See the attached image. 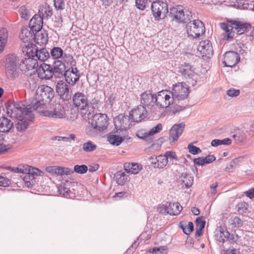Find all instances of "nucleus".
Returning a JSON list of instances; mask_svg holds the SVG:
<instances>
[{
	"mask_svg": "<svg viewBox=\"0 0 254 254\" xmlns=\"http://www.w3.org/2000/svg\"><path fill=\"white\" fill-rule=\"evenodd\" d=\"M25 169L26 172L25 173V174H26V175L24 177V180L26 182H28V181H27V177L29 178V180H32L34 179L35 176H42L43 173L38 169L29 166H26Z\"/></svg>",
	"mask_w": 254,
	"mask_h": 254,
	"instance_id": "nucleus-32",
	"label": "nucleus"
},
{
	"mask_svg": "<svg viewBox=\"0 0 254 254\" xmlns=\"http://www.w3.org/2000/svg\"><path fill=\"white\" fill-rule=\"evenodd\" d=\"M124 167L126 172L130 174H137L142 169V166L137 163H126Z\"/></svg>",
	"mask_w": 254,
	"mask_h": 254,
	"instance_id": "nucleus-31",
	"label": "nucleus"
},
{
	"mask_svg": "<svg viewBox=\"0 0 254 254\" xmlns=\"http://www.w3.org/2000/svg\"><path fill=\"white\" fill-rule=\"evenodd\" d=\"M21 62L15 54H9L6 56L5 61V72L9 78L14 79L18 76Z\"/></svg>",
	"mask_w": 254,
	"mask_h": 254,
	"instance_id": "nucleus-4",
	"label": "nucleus"
},
{
	"mask_svg": "<svg viewBox=\"0 0 254 254\" xmlns=\"http://www.w3.org/2000/svg\"><path fill=\"white\" fill-rule=\"evenodd\" d=\"M147 114L146 109L140 105L130 112L129 116L133 122L139 123L146 118Z\"/></svg>",
	"mask_w": 254,
	"mask_h": 254,
	"instance_id": "nucleus-15",
	"label": "nucleus"
},
{
	"mask_svg": "<svg viewBox=\"0 0 254 254\" xmlns=\"http://www.w3.org/2000/svg\"><path fill=\"white\" fill-rule=\"evenodd\" d=\"M167 250V246L154 247L150 249L146 252V254H161L163 252Z\"/></svg>",
	"mask_w": 254,
	"mask_h": 254,
	"instance_id": "nucleus-49",
	"label": "nucleus"
},
{
	"mask_svg": "<svg viewBox=\"0 0 254 254\" xmlns=\"http://www.w3.org/2000/svg\"><path fill=\"white\" fill-rule=\"evenodd\" d=\"M25 119L21 118L17 119L18 122L16 124L17 131L23 132L27 128L29 124Z\"/></svg>",
	"mask_w": 254,
	"mask_h": 254,
	"instance_id": "nucleus-44",
	"label": "nucleus"
},
{
	"mask_svg": "<svg viewBox=\"0 0 254 254\" xmlns=\"http://www.w3.org/2000/svg\"><path fill=\"white\" fill-rule=\"evenodd\" d=\"M56 90L63 100L68 101L71 99L72 90L67 82L63 80L58 81L56 86Z\"/></svg>",
	"mask_w": 254,
	"mask_h": 254,
	"instance_id": "nucleus-7",
	"label": "nucleus"
},
{
	"mask_svg": "<svg viewBox=\"0 0 254 254\" xmlns=\"http://www.w3.org/2000/svg\"><path fill=\"white\" fill-rule=\"evenodd\" d=\"M164 155L168 161L169 159L170 161H172V164H174L173 160H175L176 162L178 161L176 153L174 151H167L165 152Z\"/></svg>",
	"mask_w": 254,
	"mask_h": 254,
	"instance_id": "nucleus-54",
	"label": "nucleus"
},
{
	"mask_svg": "<svg viewBox=\"0 0 254 254\" xmlns=\"http://www.w3.org/2000/svg\"><path fill=\"white\" fill-rule=\"evenodd\" d=\"M151 10L155 20H159L162 15L163 17L168 11L167 3L162 1H155L151 4Z\"/></svg>",
	"mask_w": 254,
	"mask_h": 254,
	"instance_id": "nucleus-11",
	"label": "nucleus"
},
{
	"mask_svg": "<svg viewBox=\"0 0 254 254\" xmlns=\"http://www.w3.org/2000/svg\"><path fill=\"white\" fill-rule=\"evenodd\" d=\"M25 49H26V54L28 55L29 57H35V51L37 50V48L35 45L33 44H28L27 47H26Z\"/></svg>",
	"mask_w": 254,
	"mask_h": 254,
	"instance_id": "nucleus-53",
	"label": "nucleus"
},
{
	"mask_svg": "<svg viewBox=\"0 0 254 254\" xmlns=\"http://www.w3.org/2000/svg\"><path fill=\"white\" fill-rule=\"evenodd\" d=\"M238 6L239 8L242 9L252 10L253 4L249 3L248 0H241L238 3Z\"/></svg>",
	"mask_w": 254,
	"mask_h": 254,
	"instance_id": "nucleus-50",
	"label": "nucleus"
},
{
	"mask_svg": "<svg viewBox=\"0 0 254 254\" xmlns=\"http://www.w3.org/2000/svg\"><path fill=\"white\" fill-rule=\"evenodd\" d=\"M35 57L40 61L44 62L47 60L50 56L49 52L45 48H42L40 50L35 51Z\"/></svg>",
	"mask_w": 254,
	"mask_h": 254,
	"instance_id": "nucleus-40",
	"label": "nucleus"
},
{
	"mask_svg": "<svg viewBox=\"0 0 254 254\" xmlns=\"http://www.w3.org/2000/svg\"><path fill=\"white\" fill-rule=\"evenodd\" d=\"M155 94L151 90H146L140 95V101L141 106L145 108L151 109L155 105Z\"/></svg>",
	"mask_w": 254,
	"mask_h": 254,
	"instance_id": "nucleus-12",
	"label": "nucleus"
},
{
	"mask_svg": "<svg viewBox=\"0 0 254 254\" xmlns=\"http://www.w3.org/2000/svg\"><path fill=\"white\" fill-rule=\"evenodd\" d=\"M13 127V123L10 119L3 116L0 117V132H8Z\"/></svg>",
	"mask_w": 254,
	"mask_h": 254,
	"instance_id": "nucleus-30",
	"label": "nucleus"
},
{
	"mask_svg": "<svg viewBox=\"0 0 254 254\" xmlns=\"http://www.w3.org/2000/svg\"><path fill=\"white\" fill-rule=\"evenodd\" d=\"M229 235L230 233L225 227L220 226L216 230L215 237L219 242L223 243L227 241Z\"/></svg>",
	"mask_w": 254,
	"mask_h": 254,
	"instance_id": "nucleus-29",
	"label": "nucleus"
},
{
	"mask_svg": "<svg viewBox=\"0 0 254 254\" xmlns=\"http://www.w3.org/2000/svg\"><path fill=\"white\" fill-rule=\"evenodd\" d=\"M170 92L173 100L175 98L178 100H183L188 97L190 90L186 85L179 83L173 85Z\"/></svg>",
	"mask_w": 254,
	"mask_h": 254,
	"instance_id": "nucleus-8",
	"label": "nucleus"
},
{
	"mask_svg": "<svg viewBox=\"0 0 254 254\" xmlns=\"http://www.w3.org/2000/svg\"><path fill=\"white\" fill-rule=\"evenodd\" d=\"M39 12L43 19H48L53 14L52 8L49 4L45 3L40 7Z\"/></svg>",
	"mask_w": 254,
	"mask_h": 254,
	"instance_id": "nucleus-33",
	"label": "nucleus"
},
{
	"mask_svg": "<svg viewBox=\"0 0 254 254\" xmlns=\"http://www.w3.org/2000/svg\"><path fill=\"white\" fill-rule=\"evenodd\" d=\"M6 169L7 170H9L10 171L17 173H21V174H25V173L26 172V170L25 169V168L23 166L22 168L20 167H12L10 166H8L6 167Z\"/></svg>",
	"mask_w": 254,
	"mask_h": 254,
	"instance_id": "nucleus-59",
	"label": "nucleus"
},
{
	"mask_svg": "<svg viewBox=\"0 0 254 254\" xmlns=\"http://www.w3.org/2000/svg\"><path fill=\"white\" fill-rule=\"evenodd\" d=\"M180 227L183 229L184 233L187 235H189L194 229L193 224L191 222H189L185 226L180 223Z\"/></svg>",
	"mask_w": 254,
	"mask_h": 254,
	"instance_id": "nucleus-51",
	"label": "nucleus"
},
{
	"mask_svg": "<svg viewBox=\"0 0 254 254\" xmlns=\"http://www.w3.org/2000/svg\"><path fill=\"white\" fill-rule=\"evenodd\" d=\"M40 113H42L44 116L50 118L63 119L65 117V113L64 107L60 104L55 105V108L53 111L44 110V109H42Z\"/></svg>",
	"mask_w": 254,
	"mask_h": 254,
	"instance_id": "nucleus-16",
	"label": "nucleus"
},
{
	"mask_svg": "<svg viewBox=\"0 0 254 254\" xmlns=\"http://www.w3.org/2000/svg\"><path fill=\"white\" fill-rule=\"evenodd\" d=\"M58 191L60 192L61 194H62L63 196H67L69 195L70 193V190L69 188H66L64 186H60L58 188Z\"/></svg>",
	"mask_w": 254,
	"mask_h": 254,
	"instance_id": "nucleus-58",
	"label": "nucleus"
},
{
	"mask_svg": "<svg viewBox=\"0 0 254 254\" xmlns=\"http://www.w3.org/2000/svg\"><path fill=\"white\" fill-rule=\"evenodd\" d=\"M195 69L193 65L187 63H185L180 67V72L181 75L186 79L191 81L190 83L193 86L196 84V80L194 79V77L195 76Z\"/></svg>",
	"mask_w": 254,
	"mask_h": 254,
	"instance_id": "nucleus-10",
	"label": "nucleus"
},
{
	"mask_svg": "<svg viewBox=\"0 0 254 254\" xmlns=\"http://www.w3.org/2000/svg\"><path fill=\"white\" fill-rule=\"evenodd\" d=\"M233 138L236 143H242L247 139V135L244 131L240 129L235 130V133L233 135Z\"/></svg>",
	"mask_w": 254,
	"mask_h": 254,
	"instance_id": "nucleus-43",
	"label": "nucleus"
},
{
	"mask_svg": "<svg viewBox=\"0 0 254 254\" xmlns=\"http://www.w3.org/2000/svg\"><path fill=\"white\" fill-rule=\"evenodd\" d=\"M188 149L189 151L193 155L198 154L201 152V150L199 147L191 144L188 145Z\"/></svg>",
	"mask_w": 254,
	"mask_h": 254,
	"instance_id": "nucleus-61",
	"label": "nucleus"
},
{
	"mask_svg": "<svg viewBox=\"0 0 254 254\" xmlns=\"http://www.w3.org/2000/svg\"><path fill=\"white\" fill-rule=\"evenodd\" d=\"M63 59L64 62L69 64L71 67H74L76 65V61L73 56L69 54L63 53Z\"/></svg>",
	"mask_w": 254,
	"mask_h": 254,
	"instance_id": "nucleus-48",
	"label": "nucleus"
},
{
	"mask_svg": "<svg viewBox=\"0 0 254 254\" xmlns=\"http://www.w3.org/2000/svg\"><path fill=\"white\" fill-rule=\"evenodd\" d=\"M228 22L231 24V27H232L233 29H235L238 35H241L247 32L248 27L251 26V25L248 23H243L236 20H230L228 21Z\"/></svg>",
	"mask_w": 254,
	"mask_h": 254,
	"instance_id": "nucleus-24",
	"label": "nucleus"
},
{
	"mask_svg": "<svg viewBox=\"0 0 254 254\" xmlns=\"http://www.w3.org/2000/svg\"><path fill=\"white\" fill-rule=\"evenodd\" d=\"M21 17L24 20H28L30 17V14L26 5L21 6L19 9Z\"/></svg>",
	"mask_w": 254,
	"mask_h": 254,
	"instance_id": "nucleus-52",
	"label": "nucleus"
},
{
	"mask_svg": "<svg viewBox=\"0 0 254 254\" xmlns=\"http://www.w3.org/2000/svg\"><path fill=\"white\" fill-rule=\"evenodd\" d=\"M74 106L80 110H84L88 105L87 96L83 93L77 92L72 97Z\"/></svg>",
	"mask_w": 254,
	"mask_h": 254,
	"instance_id": "nucleus-18",
	"label": "nucleus"
},
{
	"mask_svg": "<svg viewBox=\"0 0 254 254\" xmlns=\"http://www.w3.org/2000/svg\"><path fill=\"white\" fill-rule=\"evenodd\" d=\"M133 122L129 115H125L121 114L114 119V123L116 131L118 130H124L130 127L131 123Z\"/></svg>",
	"mask_w": 254,
	"mask_h": 254,
	"instance_id": "nucleus-9",
	"label": "nucleus"
},
{
	"mask_svg": "<svg viewBox=\"0 0 254 254\" xmlns=\"http://www.w3.org/2000/svg\"><path fill=\"white\" fill-rule=\"evenodd\" d=\"M220 28L225 31V33L223 34V35L226 38L227 40L229 39H232L234 36V32H233V29L229 26L228 23L225 22H222L220 23Z\"/></svg>",
	"mask_w": 254,
	"mask_h": 254,
	"instance_id": "nucleus-35",
	"label": "nucleus"
},
{
	"mask_svg": "<svg viewBox=\"0 0 254 254\" xmlns=\"http://www.w3.org/2000/svg\"><path fill=\"white\" fill-rule=\"evenodd\" d=\"M240 91L239 90L234 88H230L227 92V95L232 97H237L240 95Z\"/></svg>",
	"mask_w": 254,
	"mask_h": 254,
	"instance_id": "nucleus-62",
	"label": "nucleus"
},
{
	"mask_svg": "<svg viewBox=\"0 0 254 254\" xmlns=\"http://www.w3.org/2000/svg\"><path fill=\"white\" fill-rule=\"evenodd\" d=\"M205 223V221L203 220L202 216L197 217L195 220L196 228L204 229Z\"/></svg>",
	"mask_w": 254,
	"mask_h": 254,
	"instance_id": "nucleus-56",
	"label": "nucleus"
},
{
	"mask_svg": "<svg viewBox=\"0 0 254 254\" xmlns=\"http://www.w3.org/2000/svg\"><path fill=\"white\" fill-rule=\"evenodd\" d=\"M43 19L41 15L35 14L30 20L29 26L33 31L38 32L42 28Z\"/></svg>",
	"mask_w": 254,
	"mask_h": 254,
	"instance_id": "nucleus-25",
	"label": "nucleus"
},
{
	"mask_svg": "<svg viewBox=\"0 0 254 254\" xmlns=\"http://www.w3.org/2000/svg\"><path fill=\"white\" fill-rule=\"evenodd\" d=\"M52 69L54 76L57 78H62L66 71L65 64L61 60L55 61Z\"/></svg>",
	"mask_w": 254,
	"mask_h": 254,
	"instance_id": "nucleus-23",
	"label": "nucleus"
},
{
	"mask_svg": "<svg viewBox=\"0 0 254 254\" xmlns=\"http://www.w3.org/2000/svg\"><path fill=\"white\" fill-rule=\"evenodd\" d=\"M54 6L56 10H63L64 8V0H54Z\"/></svg>",
	"mask_w": 254,
	"mask_h": 254,
	"instance_id": "nucleus-57",
	"label": "nucleus"
},
{
	"mask_svg": "<svg viewBox=\"0 0 254 254\" xmlns=\"http://www.w3.org/2000/svg\"><path fill=\"white\" fill-rule=\"evenodd\" d=\"M46 170L51 174L60 176L70 175L73 172L72 170L68 168L62 167L49 166L46 167Z\"/></svg>",
	"mask_w": 254,
	"mask_h": 254,
	"instance_id": "nucleus-27",
	"label": "nucleus"
},
{
	"mask_svg": "<svg viewBox=\"0 0 254 254\" xmlns=\"http://www.w3.org/2000/svg\"><path fill=\"white\" fill-rule=\"evenodd\" d=\"M188 35L192 39H197L205 32L204 23L198 19L190 20L186 25Z\"/></svg>",
	"mask_w": 254,
	"mask_h": 254,
	"instance_id": "nucleus-5",
	"label": "nucleus"
},
{
	"mask_svg": "<svg viewBox=\"0 0 254 254\" xmlns=\"http://www.w3.org/2000/svg\"><path fill=\"white\" fill-rule=\"evenodd\" d=\"M64 77H65L66 82L73 85L79 80V70L75 67H70L66 69Z\"/></svg>",
	"mask_w": 254,
	"mask_h": 254,
	"instance_id": "nucleus-19",
	"label": "nucleus"
},
{
	"mask_svg": "<svg viewBox=\"0 0 254 254\" xmlns=\"http://www.w3.org/2000/svg\"><path fill=\"white\" fill-rule=\"evenodd\" d=\"M197 51L202 57L210 58L213 54V49L211 42L208 40L199 42Z\"/></svg>",
	"mask_w": 254,
	"mask_h": 254,
	"instance_id": "nucleus-17",
	"label": "nucleus"
},
{
	"mask_svg": "<svg viewBox=\"0 0 254 254\" xmlns=\"http://www.w3.org/2000/svg\"><path fill=\"white\" fill-rule=\"evenodd\" d=\"M35 38L38 41L37 43L40 45L46 44L48 42L47 36L45 37L42 34L41 35H37Z\"/></svg>",
	"mask_w": 254,
	"mask_h": 254,
	"instance_id": "nucleus-63",
	"label": "nucleus"
},
{
	"mask_svg": "<svg viewBox=\"0 0 254 254\" xmlns=\"http://www.w3.org/2000/svg\"><path fill=\"white\" fill-rule=\"evenodd\" d=\"M151 164L154 168H163L168 163V160L165 155H160L157 156H151L149 158Z\"/></svg>",
	"mask_w": 254,
	"mask_h": 254,
	"instance_id": "nucleus-26",
	"label": "nucleus"
},
{
	"mask_svg": "<svg viewBox=\"0 0 254 254\" xmlns=\"http://www.w3.org/2000/svg\"><path fill=\"white\" fill-rule=\"evenodd\" d=\"M64 51L61 48L55 47L51 50L50 55L55 60H58L63 56Z\"/></svg>",
	"mask_w": 254,
	"mask_h": 254,
	"instance_id": "nucleus-45",
	"label": "nucleus"
},
{
	"mask_svg": "<svg viewBox=\"0 0 254 254\" xmlns=\"http://www.w3.org/2000/svg\"><path fill=\"white\" fill-rule=\"evenodd\" d=\"M165 212L172 215H177L183 209L181 204L177 202H167L163 205Z\"/></svg>",
	"mask_w": 254,
	"mask_h": 254,
	"instance_id": "nucleus-22",
	"label": "nucleus"
},
{
	"mask_svg": "<svg viewBox=\"0 0 254 254\" xmlns=\"http://www.w3.org/2000/svg\"><path fill=\"white\" fill-rule=\"evenodd\" d=\"M232 224L235 227L239 228L243 226V222L239 217L235 216L232 219Z\"/></svg>",
	"mask_w": 254,
	"mask_h": 254,
	"instance_id": "nucleus-60",
	"label": "nucleus"
},
{
	"mask_svg": "<svg viewBox=\"0 0 254 254\" xmlns=\"http://www.w3.org/2000/svg\"><path fill=\"white\" fill-rule=\"evenodd\" d=\"M21 67L22 68L25 67V70H32L36 69H38L39 66L37 61L36 59H34L33 57H28L25 58L21 61Z\"/></svg>",
	"mask_w": 254,
	"mask_h": 254,
	"instance_id": "nucleus-28",
	"label": "nucleus"
},
{
	"mask_svg": "<svg viewBox=\"0 0 254 254\" xmlns=\"http://www.w3.org/2000/svg\"><path fill=\"white\" fill-rule=\"evenodd\" d=\"M88 170V167L85 165H75L74 167V171H72L73 173L75 172L77 173L83 174L85 173Z\"/></svg>",
	"mask_w": 254,
	"mask_h": 254,
	"instance_id": "nucleus-55",
	"label": "nucleus"
},
{
	"mask_svg": "<svg viewBox=\"0 0 254 254\" xmlns=\"http://www.w3.org/2000/svg\"><path fill=\"white\" fill-rule=\"evenodd\" d=\"M54 97L53 89L47 85H42L37 90L36 97L31 99L33 110L40 113L42 109H45V105L49 103Z\"/></svg>",
	"mask_w": 254,
	"mask_h": 254,
	"instance_id": "nucleus-2",
	"label": "nucleus"
},
{
	"mask_svg": "<svg viewBox=\"0 0 254 254\" xmlns=\"http://www.w3.org/2000/svg\"><path fill=\"white\" fill-rule=\"evenodd\" d=\"M38 76L41 79H50L54 75L52 66L49 64H43L37 69Z\"/></svg>",
	"mask_w": 254,
	"mask_h": 254,
	"instance_id": "nucleus-20",
	"label": "nucleus"
},
{
	"mask_svg": "<svg viewBox=\"0 0 254 254\" xmlns=\"http://www.w3.org/2000/svg\"><path fill=\"white\" fill-rule=\"evenodd\" d=\"M185 127L184 123L174 125L170 130L169 140L173 142L177 141L183 132Z\"/></svg>",
	"mask_w": 254,
	"mask_h": 254,
	"instance_id": "nucleus-21",
	"label": "nucleus"
},
{
	"mask_svg": "<svg viewBox=\"0 0 254 254\" xmlns=\"http://www.w3.org/2000/svg\"><path fill=\"white\" fill-rule=\"evenodd\" d=\"M108 118L105 114H96L89 120V126L86 128L87 134L94 136L101 130L106 129L108 125Z\"/></svg>",
	"mask_w": 254,
	"mask_h": 254,
	"instance_id": "nucleus-3",
	"label": "nucleus"
},
{
	"mask_svg": "<svg viewBox=\"0 0 254 254\" xmlns=\"http://www.w3.org/2000/svg\"><path fill=\"white\" fill-rule=\"evenodd\" d=\"M171 92L162 90L155 94V105L161 108H166L173 103V99L170 96Z\"/></svg>",
	"mask_w": 254,
	"mask_h": 254,
	"instance_id": "nucleus-6",
	"label": "nucleus"
},
{
	"mask_svg": "<svg viewBox=\"0 0 254 254\" xmlns=\"http://www.w3.org/2000/svg\"><path fill=\"white\" fill-rule=\"evenodd\" d=\"M33 32L31 29L29 30L27 28H23L21 29L20 38L24 43L29 42L33 39Z\"/></svg>",
	"mask_w": 254,
	"mask_h": 254,
	"instance_id": "nucleus-38",
	"label": "nucleus"
},
{
	"mask_svg": "<svg viewBox=\"0 0 254 254\" xmlns=\"http://www.w3.org/2000/svg\"><path fill=\"white\" fill-rule=\"evenodd\" d=\"M7 31L6 28L0 29V53L4 50L7 42Z\"/></svg>",
	"mask_w": 254,
	"mask_h": 254,
	"instance_id": "nucleus-39",
	"label": "nucleus"
},
{
	"mask_svg": "<svg viewBox=\"0 0 254 254\" xmlns=\"http://www.w3.org/2000/svg\"><path fill=\"white\" fill-rule=\"evenodd\" d=\"M184 10H178V8H173L172 9L171 14L173 19L178 23H187L190 20L191 13L189 10L185 11Z\"/></svg>",
	"mask_w": 254,
	"mask_h": 254,
	"instance_id": "nucleus-13",
	"label": "nucleus"
},
{
	"mask_svg": "<svg viewBox=\"0 0 254 254\" xmlns=\"http://www.w3.org/2000/svg\"><path fill=\"white\" fill-rule=\"evenodd\" d=\"M232 143V140L229 138L223 139H215L211 141V144L213 147H216L220 145H230Z\"/></svg>",
	"mask_w": 254,
	"mask_h": 254,
	"instance_id": "nucleus-46",
	"label": "nucleus"
},
{
	"mask_svg": "<svg viewBox=\"0 0 254 254\" xmlns=\"http://www.w3.org/2000/svg\"><path fill=\"white\" fill-rule=\"evenodd\" d=\"M32 102L25 106L23 102H13L11 105L6 107L7 113L11 118L17 119H27L30 120L34 118Z\"/></svg>",
	"mask_w": 254,
	"mask_h": 254,
	"instance_id": "nucleus-1",
	"label": "nucleus"
},
{
	"mask_svg": "<svg viewBox=\"0 0 254 254\" xmlns=\"http://www.w3.org/2000/svg\"><path fill=\"white\" fill-rule=\"evenodd\" d=\"M162 129V125L161 124H158L156 126L153 127L148 132H146L144 136H140V133L137 134V136L138 138L141 139H144L146 140H148V138L150 136L154 135V134L160 132Z\"/></svg>",
	"mask_w": 254,
	"mask_h": 254,
	"instance_id": "nucleus-37",
	"label": "nucleus"
},
{
	"mask_svg": "<svg viewBox=\"0 0 254 254\" xmlns=\"http://www.w3.org/2000/svg\"><path fill=\"white\" fill-rule=\"evenodd\" d=\"M81 149L79 151H82L85 153L92 152L96 150L97 146L91 140H88L87 142L81 144Z\"/></svg>",
	"mask_w": 254,
	"mask_h": 254,
	"instance_id": "nucleus-36",
	"label": "nucleus"
},
{
	"mask_svg": "<svg viewBox=\"0 0 254 254\" xmlns=\"http://www.w3.org/2000/svg\"><path fill=\"white\" fill-rule=\"evenodd\" d=\"M240 60L239 54L234 51H228L224 55L223 63L226 67H233L235 66Z\"/></svg>",
	"mask_w": 254,
	"mask_h": 254,
	"instance_id": "nucleus-14",
	"label": "nucleus"
},
{
	"mask_svg": "<svg viewBox=\"0 0 254 254\" xmlns=\"http://www.w3.org/2000/svg\"><path fill=\"white\" fill-rule=\"evenodd\" d=\"M114 178L118 185L122 186L128 180V176L125 172L119 171L115 174Z\"/></svg>",
	"mask_w": 254,
	"mask_h": 254,
	"instance_id": "nucleus-42",
	"label": "nucleus"
},
{
	"mask_svg": "<svg viewBox=\"0 0 254 254\" xmlns=\"http://www.w3.org/2000/svg\"><path fill=\"white\" fill-rule=\"evenodd\" d=\"M146 0H135V4L137 8L143 10L146 7Z\"/></svg>",
	"mask_w": 254,
	"mask_h": 254,
	"instance_id": "nucleus-64",
	"label": "nucleus"
},
{
	"mask_svg": "<svg viewBox=\"0 0 254 254\" xmlns=\"http://www.w3.org/2000/svg\"><path fill=\"white\" fill-rule=\"evenodd\" d=\"M237 208L238 213L243 215L246 214L248 211L249 204L246 202H240L237 205Z\"/></svg>",
	"mask_w": 254,
	"mask_h": 254,
	"instance_id": "nucleus-47",
	"label": "nucleus"
},
{
	"mask_svg": "<svg viewBox=\"0 0 254 254\" xmlns=\"http://www.w3.org/2000/svg\"><path fill=\"white\" fill-rule=\"evenodd\" d=\"M181 181L183 186L186 188L190 187L193 183V178L190 175L187 173H182L181 177Z\"/></svg>",
	"mask_w": 254,
	"mask_h": 254,
	"instance_id": "nucleus-41",
	"label": "nucleus"
},
{
	"mask_svg": "<svg viewBox=\"0 0 254 254\" xmlns=\"http://www.w3.org/2000/svg\"><path fill=\"white\" fill-rule=\"evenodd\" d=\"M117 132L118 131H116V130L115 128L108 136V140L109 142L111 144L116 146L119 145L124 140V138L121 136L115 134V133Z\"/></svg>",
	"mask_w": 254,
	"mask_h": 254,
	"instance_id": "nucleus-34",
	"label": "nucleus"
}]
</instances>
